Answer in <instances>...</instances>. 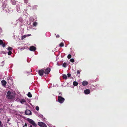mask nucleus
Wrapping results in <instances>:
<instances>
[{
	"label": "nucleus",
	"mask_w": 127,
	"mask_h": 127,
	"mask_svg": "<svg viewBox=\"0 0 127 127\" xmlns=\"http://www.w3.org/2000/svg\"><path fill=\"white\" fill-rule=\"evenodd\" d=\"M15 94L13 92L8 91L6 95V98L8 99H13L15 98Z\"/></svg>",
	"instance_id": "nucleus-1"
},
{
	"label": "nucleus",
	"mask_w": 127,
	"mask_h": 127,
	"mask_svg": "<svg viewBox=\"0 0 127 127\" xmlns=\"http://www.w3.org/2000/svg\"><path fill=\"white\" fill-rule=\"evenodd\" d=\"M27 121L30 124L32 125L33 126L36 127L37 126V124L34 122L31 119L29 118H27Z\"/></svg>",
	"instance_id": "nucleus-2"
},
{
	"label": "nucleus",
	"mask_w": 127,
	"mask_h": 127,
	"mask_svg": "<svg viewBox=\"0 0 127 127\" xmlns=\"http://www.w3.org/2000/svg\"><path fill=\"white\" fill-rule=\"evenodd\" d=\"M64 98L60 96L58 97V102L61 103H63L64 101Z\"/></svg>",
	"instance_id": "nucleus-3"
},
{
	"label": "nucleus",
	"mask_w": 127,
	"mask_h": 127,
	"mask_svg": "<svg viewBox=\"0 0 127 127\" xmlns=\"http://www.w3.org/2000/svg\"><path fill=\"white\" fill-rule=\"evenodd\" d=\"M38 125L41 127H47L46 124L42 122H39L38 123Z\"/></svg>",
	"instance_id": "nucleus-4"
},
{
	"label": "nucleus",
	"mask_w": 127,
	"mask_h": 127,
	"mask_svg": "<svg viewBox=\"0 0 127 127\" xmlns=\"http://www.w3.org/2000/svg\"><path fill=\"white\" fill-rule=\"evenodd\" d=\"M44 70V69L43 68L38 70V73L40 75L42 76L43 75Z\"/></svg>",
	"instance_id": "nucleus-5"
},
{
	"label": "nucleus",
	"mask_w": 127,
	"mask_h": 127,
	"mask_svg": "<svg viewBox=\"0 0 127 127\" xmlns=\"http://www.w3.org/2000/svg\"><path fill=\"white\" fill-rule=\"evenodd\" d=\"M25 113L26 115H30L32 114L31 111L29 110H26L25 111Z\"/></svg>",
	"instance_id": "nucleus-6"
},
{
	"label": "nucleus",
	"mask_w": 127,
	"mask_h": 127,
	"mask_svg": "<svg viewBox=\"0 0 127 127\" xmlns=\"http://www.w3.org/2000/svg\"><path fill=\"white\" fill-rule=\"evenodd\" d=\"M51 69L49 67L47 68L46 69L45 71H44V73L46 74H48L49 73Z\"/></svg>",
	"instance_id": "nucleus-7"
},
{
	"label": "nucleus",
	"mask_w": 127,
	"mask_h": 127,
	"mask_svg": "<svg viewBox=\"0 0 127 127\" xmlns=\"http://www.w3.org/2000/svg\"><path fill=\"white\" fill-rule=\"evenodd\" d=\"M29 50L31 51H34L36 50V48L34 46H32L30 47Z\"/></svg>",
	"instance_id": "nucleus-8"
},
{
	"label": "nucleus",
	"mask_w": 127,
	"mask_h": 127,
	"mask_svg": "<svg viewBox=\"0 0 127 127\" xmlns=\"http://www.w3.org/2000/svg\"><path fill=\"white\" fill-rule=\"evenodd\" d=\"M1 82L2 85L3 86H5L7 84V82L6 81L4 80H2L1 81Z\"/></svg>",
	"instance_id": "nucleus-9"
},
{
	"label": "nucleus",
	"mask_w": 127,
	"mask_h": 127,
	"mask_svg": "<svg viewBox=\"0 0 127 127\" xmlns=\"http://www.w3.org/2000/svg\"><path fill=\"white\" fill-rule=\"evenodd\" d=\"M90 93V91L89 89H86L84 91V93L86 94H88Z\"/></svg>",
	"instance_id": "nucleus-10"
},
{
	"label": "nucleus",
	"mask_w": 127,
	"mask_h": 127,
	"mask_svg": "<svg viewBox=\"0 0 127 127\" xmlns=\"http://www.w3.org/2000/svg\"><path fill=\"white\" fill-rule=\"evenodd\" d=\"M88 84V83L86 81H83L82 83V85L83 86H85Z\"/></svg>",
	"instance_id": "nucleus-11"
},
{
	"label": "nucleus",
	"mask_w": 127,
	"mask_h": 127,
	"mask_svg": "<svg viewBox=\"0 0 127 127\" xmlns=\"http://www.w3.org/2000/svg\"><path fill=\"white\" fill-rule=\"evenodd\" d=\"M62 77L63 79H66L67 77V75L65 74H63Z\"/></svg>",
	"instance_id": "nucleus-12"
},
{
	"label": "nucleus",
	"mask_w": 127,
	"mask_h": 127,
	"mask_svg": "<svg viewBox=\"0 0 127 127\" xmlns=\"http://www.w3.org/2000/svg\"><path fill=\"white\" fill-rule=\"evenodd\" d=\"M11 3L13 5H15L16 4V1L14 0H11Z\"/></svg>",
	"instance_id": "nucleus-13"
},
{
	"label": "nucleus",
	"mask_w": 127,
	"mask_h": 127,
	"mask_svg": "<svg viewBox=\"0 0 127 127\" xmlns=\"http://www.w3.org/2000/svg\"><path fill=\"white\" fill-rule=\"evenodd\" d=\"M73 85L74 86H76L78 85V83L76 81H74L73 83Z\"/></svg>",
	"instance_id": "nucleus-14"
},
{
	"label": "nucleus",
	"mask_w": 127,
	"mask_h": 127,
	"mask_svg": "<svg viewBox=\"0 0 127 127\" xmlns=\"http://www.w3.org/2000/svg\"><path fill=\"white\" fill-rule=\"evenodd\" d=\"M27 95L29 97H32V95L31 94V93L30 92H29L27 94Z\"/></svg>",
	"instance_id": "nucleus-15"
},
{
	"label": "nucleus",
	"mask_w": 127,
	"mask_h": 127,
	"mask_svg": "<svg viewBox=\"0 0 127 127\" xmlns=\"http://www.w3.org/2000/svg\"><path fill=\"white\" fill-rule=\"evenodd\" d=\"M20 102L21 103H22L23 102H26L25 100L24 99H22L20 101Z\"/></svg>",
	"instance_id": "nucleus-16"
},
{
	"label": "nucleus",
	"mask_w": 127,
	"mask_h": 127,
	"mask_svg": "<svg viewBox=\"0 0 127 127\" xmlns=\"http://www.w3.org/2000/svg\"><path fill=\"white\" fill-rule=\"evenodd\" d=\"M12 49H13V48H12L11 47H9L8 48L7 50H8L9 51H11L12 50Z\"/></svg>",
	"instance_id": "nucleus-17"
},
{
	"label": "nucleus",
	"mask_w": 127,
	"mask_h": 127,
	"mask_svg": "<svg viewBox=\"0 0 127 127\" xmlns=\"http://www.w3.org/2000/svg\"><path fill=\"white\" fill-rule=\"evenodd\" d=\"M63 67H65L66 66V64L65 63H64L63 64Z\"/></svg>",
	"instance_id": "nucleus-18"
},
{
	"label": "nucleus",
	"mask_w": 127,
	"mask_h": 127,
	"mask_svg": "<svg viewBox=\"0 0 127 127\" xmlns=\"http://www.w3.org/2000/svg\"><path fill=\"white\" fill-rule=\"evenodd\" d=\"M6 5H7V4L6 3H3V5H2V7H3V8H5V7H6Z\"/></svg>",
	"instance_id": "nucleus-19"
},
{
	"label": "nucleus",
	"mask_w": 127,
	"mask_h": 127,
	"mask_svg": "<svg viewBox=\"0 0 127 127\" xmlns=\"http://www.w3.org/2000/svg\"><path fill=\"white\" fill-rule=\"evenodd\" d=\"M37 25V23L36 22H35L33 24V26H36Z\"/></svg>",
	"instance_id": "nucleus-20"
},
{
	"label": "nucleus",
	"mask_w": 127,
	"mask_h": 127,
	"mask_svg": "<svg viewBox=\"0 0 127 127\" xmlns=\"http://www.w3.org/2000/svg\"><path fill=\"white\" fill-rule=\"evenodd\" d=\"M64 44L62 42L61 43L59 44V46H60L61 47H63L64 46Z\"/></svg>",
	"instance_id": "nucleus-21"
},
{
	"label": "nucleus",
	"mask_w": 127,
	"mask_h": 127,
	"mask_svg": "<svg viewBox=\"0 0 127 127\" xmlns=\"http://www.w3.org/2000/svg\"><path fill=\"white\" fill-rule=\"evenodd\" d=\"M71 57V56L70 54H69L68 55L67 58L68 59H70Z\"/></svg>",
	"instance_id": "nucleus-22"
},
{
	"label": "nucleus",
	"mask_w": 127,
	"mask_h": 127,
	"mask_svg": "<svg viewBox=\"0 0 127 127\" xmlns=\"http://www.w3.org/2000/svg\"><path fill=\"white\" fill-rule=\"evenodd\" d=\"M26 36H27L26 35H23L21 39L22 40L23 39H24L26 37Z\"/></svg>",
	"instance_id": "nucleus-23"
},
{
	"label": "nucleus",
	"mask_w": 127,
	"mask_h": 127,
	"mask_svg": "<svg viewBox=\"0 0 127 127\" xmlns=\"http://www.w3.org/2000/svg\"><path fill=\"white\" fill-rule=\"evenodd\" d=\"M12 52L11 51H9L8 53V54L9 55H10L12 54Z\"/></svg>",
	"instance_id": "nucleus-24"
},
{
	"label": "nucleus",
	"mask_w": 127,
	"mask_h": 127,
	"mask_svg": "<svg viewBox=\"0 0 127 127\" xmlns=\"http://www.w3.org/2000/svg\"><path fill=\"white\" fill-rule=\"evenodd\" d=\"M70 61L72 63H73L74 62V60L73 59H71L70 60Z\"/></svg>",
	"instance_id": "nucleus-25"
},
{
	"label": "nucleus",
	"mask_w": 127,
	"mask_h": 127,
	"mask_svg": "<svg viewBox=\"0 0 127 127\" xmlns=\"http://www.w3.org/2000/svg\"><path fill=\"white\" fill-rule=\"evenodd\" d=\"M3 125L1 121H0V127H3Z\"/></svg>",
	"instance_id": "nucleus-26"
},
{
	"label": "nucleus",
	"mask_w": 127,
	"mask_h": 127,
	"mask_svg": "<svg viewBox=\"0 0 127 127\" xmlns=\"http://www.w3.org/2000/svg\"><path fill=\"white\" fill-rule=\"evenodd\" d=\"M36 110H37V111H38L39 110V107L38 106H37L36 107Z\"/></svg>",
	"instance_id": "nucleus-27"
},
{
	"label": "nucleus",
	"mask_w": 127,
	"mask_h": 127,
	"mask_svg": "<svg viewBox=\"0 0 127 127\" xmlns=\"http://www.w3.org/2000/svg\"><path fill=\"white\" fill-rule=\"evenodd\" d=\"M80 71L79 70H78L77 71V74H80Z\"/></svg>",
	"instance_id": "nucleus-28"
},
{
	"label": "nucleus",
	"mask_w": 127,
	"mask_h": 127,
	"mask_svg": "<svg viewBox=\"0 0 127 127\" xmlns=\"http://www.w3.org/2000/svg\"><path fill=\"white\" fill-rule=\"evenodd\" d=\"M3 43V42L0 39V44L1 45Z\"/></svg>",
	"instance_id": "nucleus-29"
},
{
	"label": "nucleus",
	"mask_w": 127,
	"mask_h": 127,
	"mask_svg": "<svg viewBox=\"0 0 127 127\" xmlns=\"http://www.w3.org/2000/svg\"><path fill=\"white\" fill-rule=\"evenodd\" d=\"M67 75L68 76V77H70L71 76V74H70V73H68L67 74Z\"/></svg>",
	"instance_id": "nucleus-30"
},
{
	"label": "nucleus",
	"mask_w": 127,
	"mask_h": 127,
	"mask_svg": "<svg viewBox=\"0 0 127 127\" xmlns=\"http://www.w3.org/2000/svg\"><path fill=\"white\" fill-rule=\"evenodd\" d=\"M59 96H61L62 95V93H59Z\"/></svg>",
	"instance_id": "nucleus-31"
},
{
	"label": "nucleus",
	"mask_w": 127,
	"mask_h": 127,
	"mask_svg": "<svg viewBox=\"0 0 127 127\" xmlns=\"http://www.w3.org/2000/svg\"><path fill=\"white\" fill-rule=\"evenodd\" d=\"M1 45H2V46L3 47H4L5 46V43H3Z\"/></svg>",
	"instance_id": "nucleus-32"
},
{
	"label": "nucleus",
	"mask_w": 127,
	"mask_h": 127,
	"mask_svg": "<svg viewBox=\"0 0 127 127\" xmlns=\"http://www.w3.org/2000/svg\"><path fill=\"white\" fill-rule=\"evenodd\" d=\"M24 2L26 3H27L28 2V0H24Z\"/></svg>",
	"instance_id": "nucleus-33"
},
{
	"label": "nucleus",
	"mask_w": 127,
	"mask_h": 127,
	"mask_svg": "<svg viewBox=\"0 0 127 127\" xmlns=\"http://www.w3.org/2000/svg\"><path fill=\"white\" fill-rule=\"evenodd\" d=\"M56 36L57 38H58L60 36L59 34H57L56 35Z\"/></svg>",
	"instance_id": "nucleus-34"
},
{
	"label": "nucleus",
	"mask_w": 127,
	"mask_h": 127,
	"mask_svg": "<svg viewBox=\"0 0 127 127\" xmlns=\"http://www.w3.org/2000/svg\"><path fill=\"white\" fill-rule=\"evenodd\" d=\"M20 100V99L18 98H17L16 99V100L17 101H19Z\"/></svg>",
	"instance_id": "nucleus-35"
},
{
	"label": "nucleus",
	"mask_w": 127,
	"mask_h": 127,
	"mask_svg": "<svg viewBox=\"0 0 127 127\" xmlns=\"http://www.w3.org/2000/svg\"><path fill=\"white\" fill-rule=\"evenodd\" d=\"M24 126L26 127H27V124L26 123H25Z\"/></svg>",
	"instance_id": "nucleus-36"
},
{
	"label": "nucleus",
	"mask_w": 127,
	"mask_h": 127,
	"mask_svg": "<svg viewBox=\"0 0 127 127\" xmlns=\"http://www.w3.org/2000/svg\"><path fill=\"white\" fill-rule=\"evenodd\" d=\"M31 35V34H28V35H26V36H30Z\"/></svg>",
	"instance_id": "nucleus-37"
},
{
	"label": "nucleus",
	"mask_w": 127,
	"mask_h": 127,
	"mask_svg": "<svg viewBox=\"0 0 127 127\" xmlns=\"http://www.w3.org/2000/svg\"><path fill=\"white\" fill-rule=\"evenodd\" d=\"M30 127H32V125H31V126H30Z\"/></svg>",
	"instance_id": "nucleus-38"
},
{
	"label": "nucleus",
	"mask_w": 127,
	"mask_h": 127,
	"mask_svg": "<svg viewBox=\"0 0 127 127\" xmlns=\"http://www.w3.org/2000/svg\"><path fill=\"white\" fill-rule=\"evenodd\" d=\"M5 0V1H6V2H7V0Z\"/></svg>",
	"instance_id": "nucleus-39"
},
{
	"label": "nucleus",
	"mask_w": 127,
	"mask_h": 127,
	"mask_svg": "<svg viewBox=\"0 0 127 127\" xmlns=\"http://www.w3.org/2000/svg\"><path fill=\"white\" fill-rule=\"evenodd\" d=\"M7 82H8V83H9V80H8V81H7Z\"/></svg>",
	"instance_id": "nucleus-40"
},
{
	"label": "nucleus",
	"mask_w": 127,
	"mask_h": 127,
	"mask_svg": "<svg viewBox=\"0 0 127 127\" xmlns=\"http://www.w3.org/2000/svg\"><path fill=\"white\" fill-rule=\"evenodd\" d=\"M1 29V28H0V30Z\"/></svg>",
	"instance_id": "nucleus-41"
},
{
	"label": "nucleus",
	"mask_w": 127,
	"mask_h": 127,
	"mask_svg": "<svg viewBox=\"0 0 127 127\" xmlns=\"http://www.w3.org/2000/svg\"><path fill=\"white\" fill-rule=\"evenodd\" d=\"M23 127H24V126H23Z\"/></svg>",
	"instance_id": "nucleus-42"
},
{
	"label": "nucleus",
	"mask_w": 127,
	"mask_h": 127,
	"mask_svg": "<svg viewBox=\"0 0 127 127\" xmlns=\"http://www.w3.org/2000/svg\"><path fill=\"white\" fill-rule=\"evenodd\" d=\"M10 81H12V80H10Z\"/></svg>",
	"instance_id": "nucleus-43"
}]
</instances>
